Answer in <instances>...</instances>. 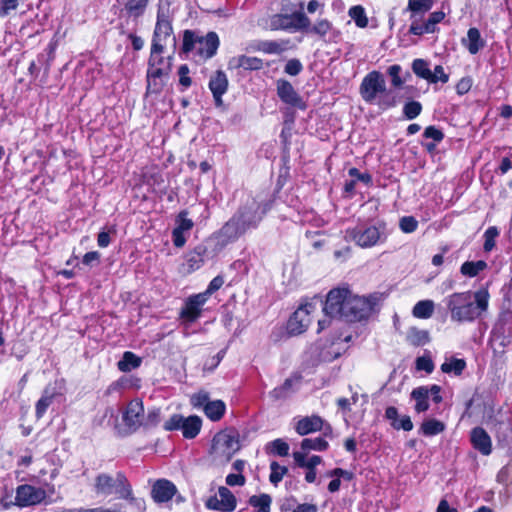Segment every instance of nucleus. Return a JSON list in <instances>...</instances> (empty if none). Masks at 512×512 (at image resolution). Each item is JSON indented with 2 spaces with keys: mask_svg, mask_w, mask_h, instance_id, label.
Returning <instances> with one entry per match:
<instances>
[{
  "mask_svg": "<svg viewBox=\"0 0 512 512\" xmlns=\"http://www.w3.org/2000/svg\"><path fill=\"white\" fill-rule=\"evenodd\" d=\"M254 51L262 52L264 54L280 55L285 51L292 49L293 45L290 39L279 40H258L252 44Z\"/></svg>",
  "mask_w": 512,
  "mask_h": 512,
  "instance_id": "dca6fc26",
  "label": "nucleus"
},
{
  "mask_svg": "<svg viewBox=\"0 0 512 512\" xmlns=\"http://www.w3.org/2000/svg\"><path fill=\"white\" fill-rule=\"evenodd\" d=\"M303 70V65L301 61L297 58H293L287 61L284 72L290 76H297Z\"/></svg>",
  "mask_w": 512,
  "mask_h": 512,
  "instance_id": "680f3d73",
  "label": "nucleus"
},
{
  "mask_svg": "<svg viewBox=\"0 0 512 512\" xmlns=\"http://www.w3.org/2000/svg\"><path fill=\"white\" fill-rule=\"evenodd\" d=\"M206 302L200 293L188 297L180 311V318L188 323L195 322L201 316L202 307Z\"/></svg>",
  "mask_w": 512,
  "mask_h": 512,
  "instance_id": "2eb2a0df",
  "label": "nucleus"
},
{
  "mask_svg": "<svg viewBox=\"0 0 512 512\" xmlns=\"http://www.w3.org/2000/svg\"><path fill=\"white\" fill-rule=\"evenodd\" d=\"M411 68L417 77L434 84L432 71L429 68V62L427 60L417 58L413 60Z\"/></svg>",
  "mask_w": 512,
  "mask_h": 512,
  "instance_id": "c9c22d12",
  "label": "nucleus"
},
{
  "mask_svg": "<svg viewBox=\"0 0 512 512\" xmlns=\"http://www.w3.org/2000/svg\"><path fill=\"white\" fill-rule=\"evenodd\" d=\"M142 363V359L133 352L126 351L123 353L121 360L117 363V367L121 372H130L138 368Z\"/></svg>",
  "mask_w": 512,
  "mask_h": 512,
  "instance_id": "f704fd0d",
  "label": "nucleus"
},
{
  "mask_svg": "<svg viewBox=\"0 0 512 512\" xmlns=\"http://www.w3.org/2000/svg\"><path fill=\"white\" fill-rule=\"evenodd\" d=\"M402 67L398 64H394L388 67L387 73L391 77V83L394 87H401L404 83V79L400 77Z\"/></svg>",
  "mask_w": 512,
  "mask_h": 512,
  "instance_id": "6e6d98bb",
  "label": "nucleus"
},
{
  "mask_svg": "<svg viewBox=\"0 0 512 512\" xmlns=\"http://www.w3.org/2000/svg\"><path fill=\"white\" fill-rule=\"evenodd\" d=\"M183 420H184V416H182L181 414H173L169 418V420H167L164 423L163 428L166 431L181 430V428L183 426Z\"/></svg>",
  "mask_w": 512,
  "mask_h": 512,
  "instance_id": "bf43d9fd",
  "label": "nucleus"
},
{
  "mask_svg": "<svg viewBox=\"0 0 512 512\" xmlns=\"http://www.w3.org/2000/svg\"><path fill=\"white\" fill-rule=\"evenodd\" d=\"M411 399L415 400V411L417 413L425 412L429 409V391L428 387L420 386L412 390Z\"/></svg>",
  "mask_w": 512,
  "mask_h": 512,
  "instance_id": "c85d7f7f",
  "label": "nucleus"
},
{
  "mask_svg": "<svg viewBox=\"0 0 512 512\" xmlns=\"http://www.w3.org/2000/svg\"><path fill=\"white\" fill-rule=\"evenodd\" d=\"M57 395L58 393L55 386L49 384L45 387L42 396L35 406V414L37 418H41L45 414L47 408L52 404Z\"/></svg>",
  "mask_w": 512,
  "mask_h": 512,
  "instance_id": "bb28decb",
  "label": "nucleus"
},
{
  "mask_svg": "<svg viewBox=\"0 0 512 512\" xmlns=\"http://www.w3.org/2000/svg\"><path fill=\"white\" fill-rule=\"evenodd\" d=\"M499 236V230L495 226L489 227L484 233L483 248L486 252L491 251L495 247V239Z\"/></svg>",
  "mask_w": 512,
  "mask_h": 512,
  "instance_id": "3c124183",
  "label": "nucleus"
},
{
  "mask_svg": "<svg viewBox=\"0 0 512 512\" xmlns=\"http://www.w3.org/2000/svg\"><path fill=\"white\" fill-rule=\"evenodd\" d=\"M209 258V251L205 243L198 244L193 250L187 253L186 261L189 270L194 271L199 269Z\"/></svg>",
  "mask_w": 512,
  "mask_h": 512,
  "instance_id": "393cba45",
  "label": "nucleus"
},
{
  "mask_svg": "<svg viewBox=\"0 0 512 512\" xmlns=\"http://www.w3.org/2000/svg\"><path fill=\"white\" fill-rule=\"evenodd\" d=\"M399 227L404 233H412L418 227V221L413 216H404L399 221Z\"/></svg>",
  "mask_w": 512,
  "mask_h": 512,
  "instance_id": "052dcab7",
  "label": "nucleus"
},
{
  "mask_svg": "<svg viewBox=\"0 0 512 512\" xmlns=\"http://www.w3.org/2000/svg\"><path fill=\"white\" fill-rule=\"evenodd\" d=\"M272 452L278 456L285 457L289 453V445L282 439H276L271 442Z\"/></svg>",
  "mask_w": 512,
  "mask_h": 512,
  "instance_id": "0e129e2a",
  "label": "nucleus"
},
{
  "mask_svg": "<svg viewBox=\"0 0 512 512\" xmlns=\"http://www.w3.org/2000/svg\"><path fill=\"white\" fill-rule=\"evenodd\" d=\"M202 420L197 415L184 417L183 426L181 428L182 435L186 439H194L200 432Z\"/></svg>",
  "mask_w": 512,
  "mask_h": 512,
  "instance_id": "cd10ccee",
  "label": "nucleus"
},
{
  "mask_svg": "<svg viewBox=\"0 0 512 512\" xmlns=\"http://www.w3.org/2000/svg\"><path fill=\"white\" fill-rule=\"evenodd\" d=\"M445 428L446 425L442 421L429 418L423 421L420 426L419 433L426 437H432L442 433Z\"/></svg>",
  "mask_w": 512,
  "mask_h": 512,
  "instance_id": "7c9ffc66",
  "label": "nucleus"
},
{
  "mask_svg": "<svg viewBox=\"0 0 512 512\" xmlns=\"http://www.w3.org/2000/svg\"><path fill=\"white\" fill-rule=\"evenodd\" d=\"M270 469H271V473L269 476V480L275 486L278 485V483L282 481L283 476L288 472L287 467L281 466L275 461H273L270 464Z\"/></svg>",
  "mask_w": 512,
  "mask_h": 512,
  "instance_id": "de8ad7c7",
  "label": "nucleus"
},
{
  "mask_svg": "<svg viewBox=\"0 0 512 512\" xmlns=\"http://www.w3.org/2000/svg\"><path fill=\"white\" fill-rule=\"evenodd\" d=\"M150 0H126L122 12L128 17L138 19L144 15Z\"/></svg>",
  "mask_w": 512,
  "mask_h": 512,
  "instance_id": "c756f323",
  "label": "nucleus"
},
{
  "mask_svg": "<svg viewBox=\"0 0 512 512\" xmlns=\"http://www.w3.org/2000/svg\"><path fill=\"white\" fill-rule=\"evenodd\" d=\"M23 0H0V16L5 17L16 10Z\"/></svg>",
  "mask_w": 512,
  "mask_h": 512,
  "instance_id": "e2e57ef3",
  "label": "nucleus"
},
{
  "mask_svg": "<svg viewBox=\"0 0 512 512\" xmlns=\"http://www.w3.org/2000/svg\"><path fill=\"white\" fill-rule=\"evenodd\" d=\"M422 105L418 101H409L403 107V114L408 120H413L420 115Z\"/></svg>",
  "mask_w": 512,
  "mask_h": 512,
  "instance_id": "8fccbe9b",
  "label": "nucleus"
},
{
  "mask_svg": "<svg viewBox=\"0 0 512 512\" xmlns=\"http://www.w3.org/2000/svg\"><path fill=\"white\" fill-rule=\"evenodd\" d=\"M465 368V360L459 358H451L449 362H445L441 365V370L444 373H454L457 376L461 375Z\"/></svg>",
  "mask_w": 512,
  "mask_h": 512,
  "instance_id": "c03bdc74",
  "label": "nucleus"
},
{
  "mask_svg": "<svg viewBox=\"0 0 512 512\" xmlns=\"http://www.w3.org/2000/svg\"><path fill=\"white\" fill-rule=\"evenodd\" d=\"M300 445L303 451H325L329 447L328 442L322 437L305 438L301 441Z\"/></svg>",
  "mask_w": 512,
  "mask_h": 512,
  "instance_id": "a19ab883",
  "label": "nucleus"
},
{
  "mask_svg": "<svg viewBox=\"0 0 512 512\" xmlns=\"http://www.w3.org/2000/svg\"><path fill=\"white\" fill-rule=\"evenodd\" d=\"M467 41L466 48L472 55L477 54L485 46V41L482 39L480 31L475 27L468 30Z\"/></svg>",
  "mask_w": 512,
  "mask_h": 512,
  "instance_id": "2f4dec72",
  "label": "nucleus"
},
{
  "mask_svg": "<svg viewBox=\"0 0 512 512\" xmlns=\"http://www.w3.org/2000/svg\"><path fill=\"white\" fill-rule=\"evenodd\" d=\"M309 24L310 19L302 11H297L292 14H274L269 19V27L273 31H302L307 30Z\"/></svg>",
  "mask_w": 512,
  "mask_h": 512,
  "instance_id": "423d86ee",
  "label": "nucleus"
},
{
  "mask_svg": "<svg viewBox=\"0 0 512 512\" xmlns=\"http://www.w3.org/2000/svg\"><path fill=\"white\" fill-rule=\"evenodd\" d=\"M311 303L300 306L289 318L287 323V331L291 335H299L303 333L311 322L310 313L313 309Z\"/></svg>",
  "mask_w": 512,
  "mask_h": 512,
  "instance_id": "9b49d317",
  "label": "nucleus"
},
{
  "mask_svg": "<svg viewBox=\"0 0 512 512\" xmlns=\"http://www.w3.org/2000/svg\"><path fill=\"white\" fill-rule=\"evenodd\" d=\"M176 486L169 480H157L151 490L152 498L157 503H165L172 499L176 494Z\"/></svg>",
  "mask_w": 512,
  "mask_h": 512,
  "instance_id": "412c9836",
  "label": "nucleus"
},
{
  "mask_svg": "<svg viewBox=\"0 0 512 512\" xmlns=\"http://www.w3.org/2000/svg\"><path fill=\"white\" fill-rule=\"evenodd\" d=\"M276 92L283 103L301 110L306 109V104L302 97L288 80L283 78L278 79L276 81Z\"/></svg>",
  "mask_w": 512,
  "mask_h": 512,
  "instance_id": "f8f14e48",
  "label": "nucleus"
},
{
  "mask_svg": "<svg viewBox=\"0 0 512 512\" xmlns=\"http://www.w3.org/2000/svg\"><path fill=\"white\" fill-rule=\"evenodd\" d=\"M385 417L390 420L391 426L396 430L411 431L413 429V423L410 416L403 415L399 418L398 410L394 406L386 408Z\"/></svg>",
  "mask_w": 512,
  "mask_h": 512,
  "instance_id": "a878e982",
  "label": "nucleus"
},
{
  "mask_svg": "<svg viewBox=\"0 0 512 512\" xmlns=\"http://www.w3.org/2000/svg\"><path fill=\"white\" fill-rule=\"evenodd\" d=\"M151 70L147 69V93L160 94L165 86L163 77L150 76Z\"/></svg>",
  "mask_w": 512,
  "mask_h": 512,
  "instance_id": "49530a36",
  "label": "nucleus"
},
{
  "mask_svg": "<svg viewBox=\"0 0 512 512\" xmlns=\"http://www.w3.org/2000/svg\"><path fill=\"white\" fill-rule=\"evenodd\" d=\"M351 291L346 288H335L329 291L323 307L324 313L332 318H341L344 303L348 299Z\"/></svg>",
  "mask_w": 512,
  "mask_h": 512,
  "instance_id": "1a4fd4ad",
  "label": "nucleus"
},
{
  "mask_svg": "<svg viewBox=\"0 0 512 512\" xmlns=\"http://www.w3.org/2000/svg\"><path fill=\"white\" fill-rule=\"evenodd\" d=\"M305 31L318 35L325 42H337L340 37V32L326 19L317 21L313 26L309 24Z\"/></svg>",
  "mask_w": 512,
  "mask_h": 512,
  "instance_id": "aec40b11",
  "label": "nucleus"
},
{
  "mask_svg": "<svg viewBox=\"0 0 512 512\" xmlns=\"http://www.w3.org/2000/svg\"><path fill=\"white\" fill-rule=\"evenodd\" d=\"M377 99L378 106L383 110L395 107L398 104L396 95L387 89L386 93H382Z\"/></svg>",
  "mask_w": 512,
  "mask_h": 512,
  "instance_id": "09e8293b",
  "label": "nucleus"
},
{
  "mask_svg": "<svg viewBox=\"0 0 512 512\" xmlns=\"http://www.w3.org/2000/svg\"><path fill=\"white\" fill-rule=\"evenodd\" d=\"M223 284H224V278H223L221 275H218V276L214 277V278L210 281V283H209V285H208L207 289H206L204 292L200 293V294H201L202 296H204V298H205L206 300H208V299H209V297H210L213 293H215L217 290H219V289L223 286Z\"/></svg>",
  "mask_w": 512,
  "mask_h": 512,
  "instance_id": "4d7b16f0",
  "label": "nucleus"
},
{
  "mask_svg": "<svg viewBox=\"0 0 512 512\" xmlns=\"http://www.w3.org/2000/svg\"><path fill=\"white\" fill-rule=\"evenodd\" d=\"M228 78L224 71L217 70L209 79L208 87L213 95L215 105L217 107L222 106V96L228 90Z\"/></svg>",
  "mask_w": 512,
  "mask_h": 512,
  "instance_id": "f3484780",
  "label": "nucleus"
},
{
  "mask_svg": "<svg viewBox=\"0 0 512 512\" xmlns=\"http://www.w3.org/2000/svg\"><path fill=\"white\" fill-rule=\"evenodd\" d=\"M412 23L409 28V33L417 36H421L423 34L434 33L430 26L426 23V21L422 24L418 22V17L411 19Z\"/></svg>",
  "mask_w": 512,
  "mask_h": 512,
  "instance_id": "864d4df0",
  "label": "nucleus"
},
{
  "mask_svg": "<svg viewBox=\"0 0 512 512\" xmlns=\"http://www.w3.org/2000/svg\"><path fill=\"white\" fill-rule=\"evenodd\" d=\"M122 418L124 424L131 431H136L140 426H143L144 406L142 401L139 399L130 401Z\"/></svg>",
  "mask_w": 512,
  "mask_h": 512,
  "instance_id": "4468645a",
  "label": "nucleus"
},
{
  "mask_svg": "<svg viewBox=\"0 0 512 512\" xmlns=\"http://www.w3.org/2000/svg\"><path fill=\"white\" fill-rule=\"evenodd\" d=\"M433 7V0H408L407 10L411 12L410 19L422 17Z\"/></svg>",
  "mask_w": 512,
  "mask_h": 512,
  "instance_id": "473e14b6",
  "label": "nucleus"
},
{
  "mask_svg": "<svg viewBox=\"0 0 512 512\" xmlns=\"http://www.w3.org/2000/svg\"><path fill=\"white\" fill-rule=\"evenodd\" d=\"M416 368L427 373H432L434 370V364L429 357L422 356L416 359Z\"/></svg>",
  "mask_w": 512,
  "mask_h": 512,
  "instance_id": "774afa93",
  "label": "nucleus"
},
{
  "mask_svg": "<svg viewBox=\"0 0 512 512\" xmlns=\"http://www.w3.org/2000/svg\"><path fill=\"white\" fill-rule=\"evenodd\" d=\"M248 503L256 509L255 512H270L272 498L268 494L253 495L249 498Z\"/></svg>",
  "mask_w": 512,
  "mask_h": 512,
  "instance_id": "58836bf2",
  "label": "nucleus"
},
{
  "mask_svg": "<svg viewBox=\"0 0 512 512\" xmlns=\"http://www.w3.org/2000/svg\"><path fill=\"white\" fill-rule=\"evenodd\" d=\"M173 27L168 15L161 7L157 11V20L153 32L152 43L163 44V42L172 34Z\"/></svg>",
  "mask_w": 512,
  "mask_h": 512,
  "instance_id": "a211bd4d",
  "label": "nucleus"
},
{
  "mask_svg": "<svg viewBox=\"0 0 512 512\" xmlns=\"http://www.w3.org/2000/svg\"><path fill=\"white\" fill-rule=\"evenodd\" d=\"M322 428L323 419L318 415L303 417L295 425V431L301 436L321 431Z\"/></svg>",
  "mask_w": 512,
  "mask_h": 512,
  "instance_id": "b1692460",
  "label": "nucleus"
},
{
  "mask_svg": "<svg viewBox=\"0 0 512 512\" xmlns=\"http://www.w3.org/2000/svg\"><path fill=\"white\" fill-rule=\"evenodd\" d=\"M226 411V405L222 400H214L204 406L205 415L212 421H219Z\"/></svg>",
  "mask_w": 512,
  "mask_h": 512,
  "instance_id": "72a5a7b5",
  "label": "nucleus"
},
{
  "mask_svg": "<svg viewBox=\"0 0 512 512\" xmlns=\"http://www.w3.org/2000/svg\"><path fill=\"white\" fill-rule=\"evenodd\" d=\"M198 40L199 35L196 32L192 30H185L183 34L182 51L185 54H188L194 50L198 53Z\"/></svg>",
  "mask_w": 512,
  "mask_h": 512,
  "instance_id": "79ce46f5",
  "label": "nucleus"
},
{
  "mask_svg": "<svg viewBox=\"0 0 512 512\" xmlns=\"http://www.w3.org/2000/svg\"><path fill=\"white\" fill-rule=\"evenodd\" d=\"M219 498L214 495L209 497L205 502V507L209 510L220 512H232L237 506L235 495L225 486L218 488Z\"/></svg>",
  "mask_w": 512,
  "mask_h": 512,
  "instance_id": "9d476101",
  "label": "nucleus"
},
{
  "mask_svg": "<svg viewBox=\"0 0 512 512\" xmlns=\"http://www.w3.org/2000/svg\"><path fill=\"white\" fill-rule=\"evenodd\" d=\"M434 311V303L431 300H422L415 304L412 313L413 316L420 319L430 318Z\"/></svg>",
  "mask_w": 512,
  "mask_h": 512,
  "instance_id": "ea45409f",
  "label": "nucleus"
},
{
  "mask_svg": "<svg viewBox=\"0 0 512 512\" xmlns=\"http://www.w3.org/2000/svg\"><path fill=\"white\" fill-rule=\"evenodd\" d=\"M487 268L484 260L466 261L460 267V273L466 277H476L481 271Z\"/></svg>",
  "mask_w": 512,
  "mask_h": 512,
  "instance_id": "4c0bfd02",
  "label": "nucleus"
},
{
  "mask_svg": "<svg viewBox=\"0 0 512 512\" xmlns=\"http://www.w3.org/2000/svg\"><path fill=\"white\" fill-rule=\"evenodd\" d=\"M470 440L473 447L483 455H489L492 451V442L488 433L482 427L471 430Z\"/></svg>",
  "mask_w": 512,
  "mask_h": 512,
  "instance_id": "5701e85b",
  "label": "nucleus"
},
{
  "mask_svg": "<svg viewBox=\"0 0 512 512\" xmlns=\"http://www.w3.org/2000/svg\"><path fill=\"white\" fill-rule=\"evenodd\" d=\"M94 487L97 494H117L122 498L128 497L131 492L127 478L122 472H117L115 477L105 473L99 474Z\"/></svg>",
  "mask_w": 512,
  "mask_h": 512,
  "instance_id": "39448f33",
  "label": "nucleus"
},
{
  "mask_svg": "<svg viewBox=\"0 0 512 512\" xmlns=\"http://www.w3.org/2000/svg\"><path fill=\"white\" fill-rule=\"evenodd\" d=\"M349 16L354 20L355 24L359 28H365L368 25V18L365 13V9L360 6H353L349 9Z\"/></svg>",
  "mask_w": 512,
  "mask_h": 512,
  "instance_id": "a18cd8bd",
  "label": "nucleus"
},
{
  "mask_svg": "<svg viewBox=\"0 0 512 512\" xmlns=\"http://www.w3.org/2000/svg\"><path fill=\"white\" fill-rule=\"evenodd\" d=\"M407 340L415 347L424 346L430 342V334L427 330H420L416 327H412L407 333Z\"/></svg>",
  "mask_w": 512,
  "mask_h": 512,
  "instance_id": "e433bc0d",
  "label": "nucleus"
},
{
  "mask_svg": "<svg viewBox=\"0 0 512 512\" xmlns=\"http://www.w3.org/2000/svg\"><path fill=\"white\" fill-rule=\"evenodd\" d=\"M179 75V83L184 87L188 88L192 84V80L189 77V67L186 64H183L178 69Z\"/></svg>",
  "mask_w": 512,
  "mask_h": 512,
  "instance_id": "338daca9",
  "label": "nucleus"
},
{
  "mask_svg": "<svg viewBox=\"0 0 512 512\" xmlns=\"http://www.w3.org/2000/svg\"><path fill=\"white\" fill-rule=\"evenodd\" d=\"M187 211H181L178 216H177V219H176V224L177 226L175 227V229L179 230V231H182V232H186V231H190L192 228H193V221L191 219H188L187 218Z\"/></svg>",
  "mask_w": 512,
  "mask_h": 512,
  "instance_id": "5fc2aeb1",
  "label": "nucleus"
},
{
  "mask_svg": "<svg viewBox=\"0 0 512 512\" xmlns=\"http://www.w3.org/2000/svg\"><path fill=\"white\" fill-rule=\"evenodd\" d=\"M164 44H151V52L148 60V69L151 70L150 76L165 77L172 70V56L163 57Z\"/></svg>",
  "mask_w": 512,
  "mask_h": 512,
  "instance_id": "6e6552de",
  "label": "nucleus"
},
{
  "mask_svg": "<svg viewBox=\"0 0 512 512\" xmlns=\"http://www.w3.org/2000/svg\"><path fill=\"white\" fill-rule=\"evenodd\" d=\"M265 62L263 59L255 56L239 55L232 57L228 62V69H240L245 71H259L263 69Z\"/></svg>",
  "mask_w": 512,
  "mask_h": 512,
  "instance_id": "6ab92c4d",
  "label": "nucleus"
},
{
  "mask_svg": "<svg viewBox=\"0 0 512 512\" xmlns=\"http://www.w3.org/2000/svg\"><path fill=\"white\" fill-rule=\"evenodd\" d=\"M45 498L46 492L42 488L24 484L16 489V502L21 507L39 504Z\"/></svg>",
  "mask_w": 512,
  "mask_h": 512,
  "instance_id": "ddd939ff",
  "label": "nucleus"
},
{
  "mask_svg": "<svg viewBox=\"0 0 512 512\" xmlns=\"http://www.w3.org/2000/svg\"><path fill=\"white\" fill-rule=\"evenodd\" d=\"M489 292L482 288L475 293L471 291L453 293L446 299L451 319L456 322H472L488 308Z\"/></svg>",
  "mask_w": 512,
  "mask_h": 512,
  "instance_id": "f03ea898",
  "label": "nucleus"
},
{
  "mask_svg": "<svg viewBox=\"0 0 512 512\" xmlns=\"http://www.w3.org/2000/svg\"><path fill=\"white\" fill-rule=\"evenodd\" d=\"M226 354V349L220 350L216 355L207 360L204 364L203 369L208 371H213L222 361Z\"/></svg>",
  "mask_w": 512,
  "mask_h": 512,
  "instance_id": "69168bd1",
  "label": "nucleus"
},
{
  "mask_svg": "<svg viewBox=\"0 0 512 512\" xmlns=\"http://www.w3.org/2000/svg\"><path fill=\"white\" fill-rule=\"evenodd\" d=\"M272 202L248 199L220 229L226 241H235L250 229H256L264 215L271 209Z\"/></svg>",
  "mask_w": 512,
  "mask_h": 512,
  "instance_id": "f257e3e1",
  "label": "nucleus"
},
{
  "mask_svg": "<svg viewBox=\"0 0 512 512\" xmlns=\"http://www.w3.org/2000/svg\"><path fill=\"white\" fill-rule=\"evenodd\" d=\"M293 380L287 378L284 383L274 388L270 393V397L274 400L286 399L292 393Z\"/></svg>",
  "mask_w": 512,
  "mask_h": 512,
  "instance_id": "37998d69",
  "label": "nucleus"
},
{
  "mask_svg": "<svg viewBox=\"0 0 512 512\" xmlns=\"http://www.w3.org/2000/svg\"><path fill=\"white\" fill-rule=\"evenodd\" d=\"M161 421L160 408H152L148 411L146 417L143 418V426L146 428L155 427Z\"/></svg>",
  "mask_w": 512,
  "mask_h": 512,
  "instance_id": "603ef678",
  "label": "nucleus"
},
{
  "mask_svg": "<svg viewBox=\"0 0 512 512\" xmlns=\"http://www.w3.org/2000/svg\"><path fill=\"white\" fill-rule=\"evenodd\" d=\"M346 236L362 248H369L382 243L387 238L386 225H358L346 231Z\"/></svg>",
  "mask_w": 512,
  "mask_h": 512,
  "instance_id": "7ed1b4c3",
  "label": "nucleus"
},
{
  "mask_svg": "<svg viewBox=\"0 0 512 512\" xmlns=\"http://www.w3.org/2000/svg\"><path fill=\"white\" fill-rule=\"evenodd\" d=\"M219 37L216 32H208L206 36H200L198 40V55L208 59L213 57L219 47Z\"/></svg>",
  "mask_w": 512,
  "mask_h": 512,
  "instance_id": "4be33fe9",
  "label": "nucleus"
},
{
  "mask_svg": "<svg viewBox=\"0 0 512 512\" xmlns=\"http://www.w3.org/2000/svg\"><path fill=\"white\" fill-rule=\"evenodd\" d=\"M423 137L426 140H431L440 143L444 139V133L441 129L431 125L425 128L423 132Z\"/></svg>",
  "mask_w": 512,
  "mask_h": 512,
  "instance_id": "13d9d810",
  "label": "nucleus"
},
{
  "mask_svg": "<svg viewBox=\"0 0 512 512\" xmlns=\"http://www.w3.org/2000/svg\"><path fill=\"white\" fill-rule=\"evenodd\" d=\"M386 88L383 74L374 70L366 74L362 79L359 93L366 103L372 104L382 93H386Z\"/></svg>",
  "mask_w": 512,
  "mask_h": 512,
  "instance_id": "0eeeda50",
  "label": "nucleus"
},
{
  "mask_svg": "<svg viewBox=\"0 0 512 512\" xmlns=\"http://www.w3.org/2000/svg\"><path fill=\"white\" fill-rule=\"evenodd\" d=\"M377 297H360L350 293L348 299L344 303L343 312L340 319L348 322H356L366 319L372 313L376 305Z\"/></svg>",
  "mask_w": 512,
  "mask_h": 512,
  "instance_id": "20e7f679",
  "label": "nucleus"
}]
</instances>
